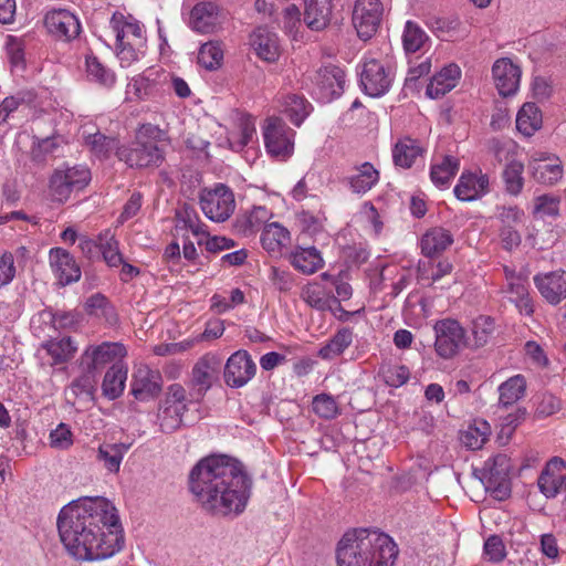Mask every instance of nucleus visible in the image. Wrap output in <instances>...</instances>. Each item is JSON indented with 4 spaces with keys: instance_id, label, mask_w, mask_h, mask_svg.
<instances>
[{
    "instance_id": "obj_1",
    "label": "nucleus",
    "mask_w": 566,
    "mask_h": 566,
    "mask_svg": "<svg viewBox=\"0 0 566 566\" xmlns=\"http://www.w3.org/2000/svg\"><path fill=\"white\" fill-rule=\"evenodd\" d=\"M57 530L64 547L77 560L109 558L120 552L125 543L116 510L103 497L65 505L57 517Z\"/></svg>"
},
{
    "instance_id": "obj_45",
    "label": "nucleus",
    "mask_w": 566,
    "mask_h": 566,
    "mask_svg": "<svg viewBox=\"0 0 566 566\" xmlns=\"http://www.w3.org/2000/svg\"><path fill=\"white\" fill-rule=\"evenodd\" d=\"M86 76L105 87H112L116 81L115 74L112 70L107 69L101 61L93 54L85 57Z\"/></svg>"
},
{
    "instance_id": "obj_61",
    "label": "nucleus",
    "mask_w": 566,
    "mask_h": 566,
    "mask_svg": "<svg viewBox=\"0 0 566 566\" xmlns=\"http://www.w3.org/2000/svg\"><path fill=\"white\" fill-rule=\"evenodd\" d=\"M101 250L105 262L109 266H118L123 263V255L118 249V242L114 237H109L101 243Z\"/></svg>"
},
{
    "instance_id": "obj_24",
    "label": "nucleus",
    "mask_w": 566,
    "mask_h": 566,
    "mask_svg": "<svg viewBox=\"0 0 566 566\" xmlns=\"http://www.w3.org/2000/svg\"><path fill=\"white\" fill-rule=\"evenodd\" d=\"M489 184L488 175L462 172L453 192L459 200L473 201L489 191Z\"/></svg>"
},
{
    "instance_id": "obj_9",
    "label": "nucleus",
    "mask_w": 566,
    "mask_h": 566,
    "mask_svg": "<svg viewBox=\"0 0 566 566\" xmlns=\"http://www.w3.org/2000/svg\"><path fill=\"white\" fill-rule=\"evenodd\" d=\"M295 132L277 117L265 120L263 139L268 154L280 161L287 160L294 153Z\"/></svg>"
},
{
    "instance_id": "obj_15",
    "label": "nucleus",
    "mask_w": 566,
    "mask_h": 566,
    "mask_svg": "<svg viewBox=\"0 0 566 566\" xmlns=\"http://www.w3.org/2000/svg\"><path fill=\"white\" fill-rule=\"evenodd\" d=\"M221 367V359L212 353L200 357L191 370L190 386L195 390L196 399H201L210 389Z\"/></svg>"
},
{
    "instance_id": "obj_6",
    "label": "nucleus",
    "mask_w": 566,
    "mask_h": 566,
    "mask_svg": "<svg viewBox=\"0 0 566 566\" xmlns=\"http://www.w3.org/2000/svg\"><path fill=\"white\" fill-rule=\"evenodd\" d=\"M127 356V348L119 342H102L88 345L78 358V367L99 374L106 367L123 365Z\"/></svg>"
},
{
    "instance_id": "obj_58",
    "label": "nucleus",
    "mask_w": 566,
    "mask_h": 566,
    "mask_svg": "<svg viewBox=\"0 0 566 566\" xmlns=\"http://www.w3.org/2000/svg\"><path fill=\"white\" fill-rule=\"evenodd\" d=\"M524 218V211L516 206L497 207V219L501 222V228H516L523 223Z\"/></svg>"
},
{
    "instance_id": "obj_38",
    "label": "nucleus",
    "mask_w": 566,
    "mask_h": 566,
    "mask_svg": "<svg viewBox=\"0 0 566 566\" xmlns=\"http://www.w3.org/2000/svg\"><path fill=\"white\" fill-rule=\"evenodd\" d=\"M46 354L52 358V366L67 363L77 350V346L72 337L54 338L42 344Z\"/></svg>"
},
{
    "instance_id": "obj_13",
    "label": "nucleus",
    "mask_w": 566,
    "mask_h": 566,
    "mask_svg": "<svg viewBox=\"0 0 566 566\" xmlns=\"http://www.w3.org/2000/svg\"><path fill=\"white\" fill-rule=\"evenodd\" d=\"M201 210L205 216L216 222L228 220L234 211L235 200L232 190L226 185L206 190L200 196Z\"/></svg>"
},
{
    "instance_id": "obj_50",
    "label": "nucleus",
    "mask_w": 566,
    "mask_h": 566,
    "mask_svg": "<svg viewBox=\"0 0 566 566\" xmlns=\"http://www.w3.org/2000/svg\"><path fill=\"white\" fill-rule=\"evenodd\" d=\"M85 144L92 154L99 159L107 158L113 150H117V148L120 147L115 138L108 137L99 132L87 135Z\"/></svg>"
},
{
    "instance_id": "obj_22",
    "label": "nucleus",
    "mask_w": 566,
    "mask_h": 566,
    "mask_svg": "<svg viewBox=\"0 0 566 566\" xmlns=\"http://www.w3.org/2000/svg\"><path fill=\"white\" fill-rule=\"evenodd\" d=\"M521 69L510 59L502 57L494 62L492 75L500 95L507 97L514 95L520 86Z\"/></svg>"
},
{
    "instance_id": "obj_35",
    "label": "nucleus",
    "mask_w": 566,
    "mask_h": 566,
    "mask_svg": "<svg viewBox=\"0 0 566 566\" xmlns=\"http://www.w3.org/2000/svg\"><path fill=\"white\" fill-rule=\"evenodd\" d=\"M290 260L292 265L303 274H313L324 265L321 252L315 247H296Z\"/></svg>"
},
{
    "instance_id": "obj_5",
    "label": "nucleus",
    "mask_w": 566,
    "mask_h": 566,
    "mask_svg": "<svg viewBox=\"0 0 566 566\" xmlns=\"http://www.w3.org/2000/svg\"><path fill=\"white\" fill-rule=\"evenodd\" d=\"M111 27L116 34L117 56L123 65H130L145 54L146 36L144 27L133 18L114 13Z\"/></svg>"
},
{
    "instance_id": "obj_62",
    "label": "nucleus",
    "mask_w": 566,
    "mask_h": 566,
    "mask_svg": "<svg viewBox=\"0 0 566 566\" xmlns=\"http://www.w3.org/2000/svg\"><path fill=\"white\" fill-rule=\"evenodd\" d=\"M198 244H205L209 252L217 253L234 247V241L226 237H209V234L205 231V235L198 237Z\"/></svg>"
},
{
    "instance_id": "obj_29",
    "label": "nucleus",
    "mask_w": 566,
    "mask_h": 566,
    "mask_svg": "<svg viewBox=\"0 0 566 566\" xmlns=\"http://www.w3.org/2000/svg\"><path fill=\"white\" fill-rule=\"evenodd\" d=\"M461 71L458 65L449 64L444 66L430 80L426 94L430 98H440L455 87Z\"/></svg>"
},
{
    "instance_id": "obj_63",
    "label": "nucleus",
    "mask_w": 566,
    "mask_h": 566,
    "mask_svg": "<svg viewBox=\"0 0 566 566\" xmlns=\"http://www.w3.org/2000/svg\"><path fill=\"white\" fill-rule=\"evenodd\" d=\"M297 219L303 233L314 237L323 230L322 219L308 211L298 213Z\"/></svg>"
},
{
    "instance_id": "obj_20",
    "label": "nucleus",
    "mask_w": 566,
    "mask_h": 566,
    "mask_svg": "<svg viewBox=\"0 0 566 566\" xmlns=\"http://www.w3.org/2000/svg\"><path fill=\"white\" fill-rule=\"evenodd\" d=\"M345 72L336 65L321 67L315 75L317 94L323 102L339 97L345 87Z\"/></svg>"
},
{
    "instance_id": "obj_53",
    "label": "nucleus",
    "mask_w": 566,
    "mask_h": 566,
    "mask_svg": "<svg viewBox=\"0 0 566 566\" xmlns=\"http://www.w3.org/2000/svg\"><path fill=\"white\" fill-rule=\"evenodd\" d=\"M523 171L524 165L521 161L513 160L506 165L503 179L509 193L516 196L522 191L524 186Z\"/></svg>"
},
{
    "instance_id": "obj_47",
    "label": "nucleus",
    "mask_w": 566,
    "mask_h": 566,
    "mask_svg": "<svg viewBox=\"0 0 566 566\" xmlns=\"http://www.w3.org/2000/svg\"><path fill=\"white\" fill-rule=\"evenodd\" d=\"M510 461L506 455L497 454L489 459L483 468V483L510 480Z\"/></svg>"
},
{
    "instance_id": "obj_23",
    "label": "nucleus",
    "mask_w": 566,
    "mask_h": 566,
    "mask_svg": "<svg viewBox=\"0 0 566 566\" xmlns=\"http://www.w3.org/2000/svg\"><path fill=\"white\" fill-rule=\"evenodd\" d=\"M50 265L62 286L77 282L81 269L73 255L64 249L55 248L50 251Z\"/></svg>"
},
{
    "instance_id": "obj_30",
    "label": "nucleus",
    "mask_w": 566,
    "mask_h": 566,
    "mask_svg": "<svg viewBox=\"0 0 566 566\" xmlns=\"http://www.w3.org/2000/svg\"><path fill=\"white\" fill-rule=\"evenodd\" d=\"M453 243L452 233L441 227L429 229L421 238V252L427 258H433L444 252Z\"/></svg>"
},
{
    "instance_id": "obj_42",
    "label": "nucleus",
    "mask_w": 566,
    "mask_h": 566,
    "mask_svg": "<svg viewBox=\"0 0 566 566\" xmlns=\"http://www.w3.org/2000/svg\"><path fill=\"white\" fill-rule=\"evenodd\" d=\"M272 212L264 206H255L238 221V227L244 235H251L264 228Z\"/></svg>"
},
{
    "instance_id": "obj_48",
    "label": "nucleus",
    "mask_w": 566,
    "mask_h": 566,
    "mask_svg": "<svg viewBox=\"0 0 566 566\" xmlns=\"http://www.w3.org/2000/svg\"><path fill=\"white\" fill-rule=\"evenodd\" d=\"M198 64L208 71L217 70L223 60V50L219 42L209 41L202 44L198 52Z\"/></svg>"
},
{
    "instance_id": "obj_12",
    "label": "nucleus",
    "mask_w": 566,
    "mask_h": 566,
    "mask_svg": "<svg viewBox=\"0 0 566 566\" xmlns=\"http://www.w3.org/2000/svg\"><path fill=\"white\" fill-rule=\"evenodd\" d=\"M384 15L380 0H356L352 22L359 39L367 41L378 31Z\"/></svg>"
},
{
    "instance_id": "obj_26",
    "label": "nucleus",
    "mask_w": 566,
    "mask_h": 566,
    "mask_svg": "<svg viewBox=\"0 0 566 566\" xmlns=\"http://www.w3.org/2000/svg\"><path fill=\"white\" fill-rule=\"evenodd\" d=\"M304 22L313 31L324 30L331 22L332 0H304Z\"/></svg>"
},
{
    "instance_id": "obj_28",
    "label": "nucleus",
    "mask_w": 566,
    "mask_h": 566,
    "mask_svg": "<svg viewBox=\"0 0 566 566\" xmlns=\"http://www.w3.org/2000/svg\"><path fill=\"white\" fill-rule=\"evenodd\" d=\"M301 298L311 307L322 312L334 308V304L338 306V300L332 289L319 282H312L303 286Z\"/></svg>"
},
{
    "instance_id": "obj_60",
    "label": "nucleus",
    "mask_w": 566,
    "mask_h": 566,
    "mask_svg": "<svg viewBox=\"0 0 566 566\" xmlns=\"http://www.w3.org/2000/svg\"><path fill=\"white\" fill-rule=\"evenodd\" d=\"M73 444V434L70 427L65 423H60L54 430L50 433V446L60 449L66 450Z\"/></svg>"
},
{
    "instance_id": "obj_18",
    "label": "nucleus",
    "mask_w": 566,
    "mask_h": 566,
    "mask_svg": "<svg viewBox=\"0 0 566 566\" xmlns=\"http://www.w3.org/2000/svg\"><path fill=\"white\" fill-rule=\"evenodd\" d=\"M533 281L541 296L548 304L555 306L566 298V271L537 273Z\"/></svg>"
},
{
    "instance_id": "obj_2",
    "label": "nucleus",
    "mask_w": 566,
    "mask_h": 566,
    "mask_svg": "<svg viewBox=\"0 0 566 566\" xmlns=\"http://www.w3.org/2000/svg\"><path fill=\"white\" fill-rule=\"evenodd\" d=\"M188 483L202 509L217 515L243 512L251 490V480L241 464L227 455H210L198 461L189 473Z\"/></svg>"
},
{
    "instance_id": "obj_25",
    "label": "nucleus",
    "mask_w": 566,
    "mask_h": 566,
    "mask_svg": "<svg viewBox=\"0 0 566 566\" xmlns=\"http://www.w3.org/2000/svg\"><path fill=\"white\" fill-rule=\"evenodd\" d=\"M220 11L212 1L197 3L190 11L189 24L199 33H211L219 24Z\"/></svg>"
},
{
    "instance_id": "obj_32",
    "label": "nucleus",
    "mask_w": 566,
    "mask_h": 566,
    "mask_svg": "<svg viewBox=\"0 0 566 566\" xmlns=\"http://www.w3.org/2000/svg\"><path fill=\"white\" fill-rule=\"evenodd\" d=\"M251 43L258 56L266 62H275L280 56L277 35L265 28H258L252 36Z\"/></svg>"
},
{
    "instance_id": "obj_64",
    "label": "nucleus",
    "mask_w": 566,
    "mask_h": 566,
    "mask_svg": "<svg viewBox=\"0 0 566 566\" xmlns=\"http://www.w3.org/2000/svg\"><path fill=\"white\" fill-rule=\"evenodd\" d=\"M154 91L153 82L145 77L138 76L132 80V82L127 86V93L134 94V96L138 99H145L151 95Z\"/></svg>"
},
{
    "instance_id": "obj_57",
    "label": "nucleus",
    "mask_w": 566,
    "mask_h": 566,
    "mask_svg": "<svg viewBox=\"0 0 566 566\" xmlns=\"http://www.w3.org/2000/svg\"><path fill=\"white\" fill-rule=\"evenodd\" d=\"M381 374L384 377L385 382L390 386L398 388L402 385H405L410 377V371L408 367L403 365H392L382 367Z\"/></svg>"
},
{
    "instance_id": "obj_59",
    "label": "nucleus",
    "mask_w": 566,
    "mask_h": 566,
    "mask_svg": "<svg viewBox=\"0 0 566 566\" xmlns=\"http://www.w3.org/2000/svg\"><path fill=\"white\" fill-rule=\"evenodd\" d=\"M485 556L490 562L499 563L506 557V549L502 538L499 535H491L483 546Z\"/></svg>"
},
{
    "instance_id": "obj_36",
    "label": "nucleus",
    "mask_w": 566,
    "mask_h": 566,
    "mask_svg": "<svg viewBox=\"0 0 566 566\" xmlns=\"http://www.w3.org/2000/svg\"><path fill=\"white\" fill-rule=\"evenodd\" d=\"M353 340V329L342 327L319 348L317 355L324 360H332L340 356L352 345Z\"/></svg>"
},
{
    "instance_id": "obj_19",
    "label": "nucleus",
    "mask_w": 566,
    "mask_h": 566,
    "mask_svg": "<svg viewBox=\"0 0 566 566\" xmlns=\"http://www.w3.org/2000/svg\"><path fill=\"white\" fill-rule=\"evenodd\" d=\"M530 170L533 178L543 185L553 186L563 177V165L560 159L549 153H538L530 161Z\"/></svg>"
},
{
    "instance_id": "obj_10",
    "label": "nucleus",
    "mask_w": 566,
    "mask_h": 566,
    "mask_svg": "<svg viewBox=\"0 0 566 566\" xmlns=\"http://www.w3.org/2000/svg\"><path fill=\"white\" fill-rule=\"evenodd\" d=\"M434 350L443 359L457 356L467 345V332L452 318L439 319L433 325Z\"/></svg>"
},
{
    "instance_id": "obj_33",
    "label": "nucleus",
    "mask_w": 566,
    "mask_h": 566,
    "mask_svg": "<svg viewBox=\"0 0 566 566\" xmlns=\"http://www.w3.org/2000/svg\"><path fill=\"white\" fill-rule=\"evenodd\" d=\"M130 447V443L123 442L103 443L97 449L96 460L108 473L116 474L119 472L123 459Z\"/></svg>"
},
{
    "instance_id": "obj_37",
    "label": "nucleus",
    "mask_w": 566,
    "mask_h": 566,
    "mask_svg": "<svg viewBox=\"0 0 566 566\" xmlns=\"http://www.w3.org/2000/svg\"><path fill=\"white\" fill-rule=\"evenodd\" d=\"M543 116L541 109L534 103H525L516 115V128L526 136H533L542 128Z\"/></svg>"
},
{
    "instance_id": "obj_31",
    "label": "nucleus",
    "mask_w": 566,
    "mask_h": 566,
    "mask_svg": "<svg viewBox=\"0 0 566 566\" xmlns=\"http://www.w3.org/2000/svg\"><path fill=\"white\" fill-rule=\"evenodd\" d=\"M81 375L74 378L67 387L66 395L72 399V403L76 400L93 401L96 391L98 376L92 370L80 368Z\"/></svg>"
},
{
    "instance_id": "obj_49",
    "label": "nucleus",
    "mask_w": 566,
    "mask_h": 566,
    "mask_svg": "<svg viewBox=\"0 0 566 566\" xmlns=\"http://www.w3.org/2000/svg\"><path fill=\"white\" fill-rule=\"evenodd\" d=\"M176 228L190 230L193 235H205V226L200 222L195 208L184 205L176 211Z\"/></svg>"
},
{
    "instance_id": "obj_44",
    "label": "nucleus",
    "mask_w": 566,
    "mask_h": 566,
    "mask_svg": "<svg viewBox=\"0 0 566 566\" xmlns=\"http://www.w3.org/2000/svg\"><path fill=\"white\" fill-rule=\"evenodd\" d=\"M401 40L406 53H415L426 45L429 36L417 22L408 20L405 23Z\"/></svg>"
},
{
    "instance_id": "obj_7",
    "label": "nucleus",
    "mask_w": 566,
    "mask_h": 566,
    "mask_svg": "<svg viewBox=\"0 0 566 566\" xmlns=\"http://www.w3.org/2000/svg\"><path fill=\"white\" fill-rule=\"evenodd\" d=\"M91 181V171L83 165L60 167L50 178L49 189L54 201L65 202L73 192L83 190Z\"/></svg>"
},
{
    "instance_id": "obj_40",
    "label": "nucleus",
    "mask_w": 566,
    "mask_h": 566,
    "mask_svg": "<svg viewBox=\"0 0 566 566\" xmlns=\"http://www.w3.org/2000/svg\"><path fill=\"white\" fill-rule=\"evenodd\" d=\"M459 168L460 160L453 156L447 155L442 158L441 163L431 166V181L439 188L448 187Z\"/></svg>"
},
{
    "instance_id": "obj_51",
    "label": "nucleus",
    "mask_w": 566,
    "mask_h": 566,
    "mask_svg": "<svg viewBox=\"0 0 566 566\" xmlns=\"http://www.w3.org/2000/svg\"><path fill=\"white\" fill-rule=\"evenodd\" d=\"M311 111L312 105L302 96L293 94L285 99V113L295 126H300Z\"/></svg>"
},
{
    "instance_id": "obj_41",
    "label": "nucleus",
    "mask_w": 566,
    "mask_h": 566,
    "mask_svg": "<svg viewBox=\"0 0 566 566\" xmlns=\"http://www.w3.org/2000/svg\"><path fill=\"white\" fill-rule=\"evenodd\" d=\"M526 390V380L523 375H515L502 382L499 387V403L509 407L524 397Z\"/></svg>"
},
{
    "instance_id": "obj_21",
    "label": "nucleus",
    "mask_w": 566,
    "mask_h": 566,
    "mask_svg": "<svg viewBox=\"0 0 566 566\" xmlns=\"http://www.w3.org/2000/svg\"><path fill=\"white\" fill-rule=\"evenodd\" d=\"M537 485L547 499L555 497L566 485V463L559 458L551 459L542 470Z\"/></svg>"
},
{
    "instance_id": "obj_11",
    "label": "nucleus",
    "mask_w": 566,
    "mask_h": 566,
    "mask_svg": "<svg viewBox=\"0 0 566 566\" xmlns=\"http://www.w3.org/2000/svg\"><path fill=\"white\" fill-rule=\"evenodd\" d=\"M394 76V69L388 63L367 59L360 72V85L367 95L379 97L389 91Z\"/></svg>"
},
{
    "instance_id": "obj_55",
    "label": "nucleus",
    "mask_w": 566,
    "mask_h": 566,
    "mask_svg": "<svg viewBox=\"0 0 566 566\" xmlns=\"http://www.w3.org/2000/svg\"><path fill=\"white\" fill-rule=\"evenodd\" d=\"M495 332V322L490 316H479L472 323V335L475 347H482L489 343Z\"/></svg>"
},
{
    "instance_id": "obj_56",
    "label": "nucleus",
    "mask_w": 566,
    "mask_h": 566,
    "mask_svg": "<svg viewBox=\"0 0 566 566\" xmlns=\"http://www.w3.org/2000/svg\"><path fill=\"white\" fill-rule=\"evenodd\" d=\"M313 411L321 418L334 419L339 415V407L335 398L328 394H319L313 398Z\"/></svg>"
},
{
    "instance_id": "obj_54",
    "label": "nucleus",
    "mask_w": 566,
    "mask_h": 566,
    "mask_svg": "<svg viewBox=\"0 0 566 566\" xmlns=\"http://www.w3.org/2000/svg\"><path fill=\"white\" fill-rule=\"evenodd\" d=\"M560 198L554 195H541L534 199L533 214L538 218H557Z\"/></svg>"
},
{
    "instance_id": "obj_52",
    "label": "nucleus",
    "mask_w": 566,
    "mask_h": 566,
    "mask_svg": "<svg viewBox=\"0 0 566 566\" xmlns=\"http://www.w3.org/2000/svg\"><path fill=\"white\" fill-rule=\"evenodd\" d=\"M239 134L231 133L228 138L231 149L240 151L249 144L255 134V125L251 117L242 116L238 123Z\"/></svg>"
},
{
    "instance_id": "obj_27",
    "label": "nucleus",
    "mask_w": 566,
    "mask_h": 566,
    "mask_svg": "<svg viewBox=\"0 0 566 566\" xmlns=\"http://www.w3.org/2000/svg\"><path fill=\"white\" fill-rule=\"evenodd\" d=\"M426 148L418 139L411 137L400 138L392 148L394 164L403 169L411 168L418 158H422Z\"/></svg>"
},
{
    "instance_id": "obj_43",
    "label": "nucleus",
    "mask_w": 566,
    "mask_h": 566,
    "mask_svg": "<svg viewBox=\"0 0 566 566\" xmlns=\"http://www.w3.org/2000/svg\"><path fill=\"white\" fill-rule=\"evenodd\" d=\"M289 239V230L277 222L266 224L261 234L262 247L269 252H279Z\"/></svg>"
},
{
    "instance_id": "obj_16",
    "label": "nucleus",
    "mask_w": 566,
    "mask_h": 566,
    "mask_svg": "<svg viewBox=\"0 0 566 566\" xmlns=\"http://www.w3.org/2000/svg\"><path fill=\"white\" fill-rule=\"evenodd\" d=\"M163 389V377L158 370L140 365L136 368L132 380V395L140 401L156 398Z\"/></svg>"
},
{
    "instance_id": "obj_46",
    "label": "nucleus",
    "mask_w": 566,
    "mask_h": 566,
    "mask_svg": "<svg viewBox=\"0 0 566 566\" xmlns=\"http://www.w3.org/2000/svg\"><path fill=\"white\" fill-rule=\"evenodd\" d=\"M490 426L484 420L474 421L464 431H462L460 440L463 446L471 450L481 449L490 436Z\"/></svg>"
},
{
    "instance_id": "obj_17",
    "label": "nucleus",
    "mask_w": 566,
    "mask_h": 566,
    "mask_svg": "<svg viewBox=\"0 0 566 566\" xmlns=\"http://www.w3.org/2000/svg\"><path fill=\"white\" fill-rule=\"evenodd\" d=\"M44 24L49 33L64 41L77 38L81 32L78 18L65 9L49 11L44 17Z\"/></svg>"
},
{
    "instance_id": "obj_3",
    "label": "nucleus",
    "mask_w": 566,
    "mask_h": 566,
    "mask_svg": "<svg viewBox=\"0 0 566 566\" xmlns=\"http://www.w3.org/2000/svg\"><path fill=\"white\" fill-rule=\"evenodd\" d=\"M398 549L394 541L376 530L347 532L338 542V566H394Z\"/></svg>"
},
{
    "instance_id": "obj_8",
    "label": "nucleus",
    "mask_w": 566,
    "mask_h": 566,
    "mask_svg": "<svg viewBox=\"0 0 566 566\" xmlns=\"http://www.w3.org/2000/svg\"><path fill=\"white\" fill-rule=\"evenodd\" d=\"M187 391L180 384H172L167 388L157 415L161 432L171 433L182 424V417L188 411Z\"/></svg>"
},
{
    "instance_id": "obj_14",
    "label": "nucleus",
    "mask_w": 566,
    "mask_h": 566,
    "mask_svg": "<svg viewBox=\"0 0 566 566\" xmlns=\"http://www.w3.org/2000/svg\"><path fill=\"white\" fill-rule=\"evenodd\" d=\"M256 365L243 349L233 353L224 366V381L231 388H241L255 375Z\"/></svg>"
},
{
    "instance_id": "obj_34",
    "label": "nucleus",
    "mask_w": 566,
    "mask_h": 566,
    "mask_svg": "<svg viewBox=\"0 0 566 566\" xmlns=\"http://www.w3.org/2000/svg\"><path fill=\"white\" fill-rule=\"evenodd\" d=\"M378 181L379 171L369 161L355 166L353 174L348 177L350 190L355 193L368 192Z\"/></svg>"
},
{
    "instance_id": "obj_39",
    "label": "nucleus",
    "mask_w": 566,
    "mask_h": 566,
    "mask_svg": "<svg viewBox=\"0 0 566 566\" xmlns=\"http://www.w3.org/2000/svg\"><path fill=\"white\" fill-rule=\"evenodd\" d=\"M126 379L127 366L125 364L109 367L102 382L103 395L111 400L118 398L125 389Z\"/></svg>"
},
{
    "instance_id": "obj_4",
    "label": "nucleus",
    "mask_w": 566,
    "mask_h": 566,
    "mask_svg": "<svg viewBox=\"0 0 566 566\" xmlns=\"http://www.w3.org/2000/svg\"><path fill=\"white\" fill-rule=\"evenodd\" d=\"M166 134L158 126L144 124L136 132L135 140L117 148L116 156L130 168L158 167L165 156L159 143Z\"/></svg>"
}]
</instances>
